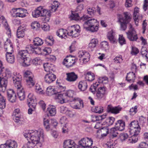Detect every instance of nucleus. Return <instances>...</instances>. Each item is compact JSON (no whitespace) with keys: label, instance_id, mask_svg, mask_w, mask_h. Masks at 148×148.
Wrapping results in <instances>:
<instances>
[{"label":"nucleus","instance_id":"obj_1","mask_svg":"<svg viewBox=\"0 0 148 148\" xmlns=\"http://www.w3.org/2000/svg\"><path fill=\"white\" fill-rule=\"evenodd\" d=\"M24 136L28 140H30L31 142L29 141L25 145V147H33L32 145L38 146L41 147L42 144L40 142L41 138H43L44 135L43 131L42 129H39L38 131L29 130L25 131L24 132Z\"/></svg>","mask_w":148,"mask_h":148},{"label":"nucleus","instance_id":"obj_2","mask_svg":"<svg viewBox=\"0 0 148 148\" xmlns=\"http://www.w3.org/2000/svg\"><path fill=\"white\" fill-rule=\"evenodd\" d=\"M71 29L69 31L63 29H61L58 30L56 32L57 36L59 37H65L67 36H72V37H76L77 35H75L77 33L80 32V27L78 25L72 26L71 27Z\"/></svg>","mask_w":148,"mask_h":148},{"label":"nucleus","instance_id":"obj_3","mask_svg":"<svg viewBox=\"0 0 148 148\" xmlns=\"http://www.w3.org/2000/svg\"><path fill=\"white\" fill-rule=\"evenodd\" d=\"M99 23L96 19H90L84 22V27L92 32H97L99 29Z\"/></svg>","mask_w":148,"mask_h":148},{"label":"nucleus","instance_id":"obj_4","mask_svg":"<svg viewBox=\"0 0 148 148\" xmlns=\"http://www.w3.org/2000/svg\"><path fill=\"white\" fill-rule=\"evenodd\" d=\"M118 18L121 23V29L125 30L127 28V24L130 21L131 18L127 12H125L122 14H118Z\"/></svg>","mask_w":148,"mask_h":148},{"label":"nucleus","instance_id":"obj_5","mask_svg":"<svg viewBox=\"0 0 148 148\" xmlns=\"http://www.w3.org/2000/svg\"><path fill=\"white\" fill-rule=\"evenodd\" d=\"M14 16L23 18L26 16L27 14V10L22 8H13L12 9Z\"/></svg>","mask_w":148,"mask_h":148},{"label":"nucleus","instance_id":"obj_6","mask_svg":"<svg viewBox=\"0 0 148 148\" xmlns=\"http://www.w3.org/2000/svg\"><path fill=\"white\" fill-rule=\"evenodd\" d=\"M107 93V89L106 87L104 86L99 87L97 91V98L99 100H105Z\"/></svg>","mask_w":148,"mask_h":148},{"label":"nucleus","instance_id":"obj_7","mask_svg":"<svg viewBox=\"0 0 148 148\" xmlns=\"http://www.w3.org/2000/svg\"><path fill=\"white\" fill-rule=\"evenodd\" d=\"M79 143V145L84 148H89L92 144L93 141L91 138L85 137L82 138Z\"/></svg>","mask_w":148,"mask_h":148},{"label":"nucleus","instance_id":"obj_8","mask_svg":"<svg viewBox=\"0 0 148 148\" xmlns=\"http://www.w3.org/2000/svg\"><path fill=\"white\" fill-rule=\"evenodd\" d=\"M78 55L80 58L79 60L80 61V62L82 61V63L85 64L89 60L90 56L89 53L83 51H81L78 53Z\"/></svg>","mask_w":148,"mask_h":148},{"label":"nucleus","instance_id":"obj_9","mask_svg":"<svg viewBox=\"0 0 148 148\" xmlns=\"http://www.w3.org/2000/svg\"><path fill=\"white\" fill-rule=\"evenodd\" d=\"M13 115L14 116L13 120L18 124H21L23 123V118L21 116V112L19 109L17 108L14 110Z\"/></svg>","mask_w":148,"mask_h":148},{"label":"nucleus","instance_id":"obj_10","mask_svg":"<svg viewBox=\"0 0 148 148\" xmlns=\"http://www.w3.org/2000/svg\"><path fill=\"white\" fill-rule=\"evenodd\" d=\"M12 79L14 86L16 88H21L22 86L21 84L22 76L19 74L14 73Z\"/></svg>","mask_w":148,"mask_h":148},{"label":"nucleus","instance_id":"obj_11","mask_svg":"<svg viewBox=\"0 0 148 148\" xmlns=\"http://www.w3.org/2000/svg\"><path fill=\"white\" fill-rule=\"evenodd\" d=\"M0 22L2 23L6 29L7 31L6 34L7 36L8 37H11L12 36L11 30L7 20L4 16L0 15Z\"/></svg>","mask_w":148,"mask_h":148},{"label":"nucleus","instance_id":"obj_12","mask_svg":"<svg viewBox=\"0 0 148 148\" xmlns=\"http://www.w3.org/2000/svg\"><path fill=\"white\" fill-rule=\"evenodd\" d=\"M27 102L29 107L35 108L36 103L35 97L33 93H30L27 96Z\"/></svg>","mask_w":148,"mask_h":148},{"label":"nucleus","instance_id":"obj_13","mask_svg":"<svg viewBox=\"0 0 148 148\" xmlns=\"http://www.w3.org/2000/svg\"><path fill=\"white\" fill-rule=\"evenodd\" d=\"M64 148H79L78 146L74 141L68 139L64 141L63 143Z\"/></svg>","mask_w":148,"mask_h":148},{"label":"nucleus","instance_id":"obj_14","mask_svg":"<svg viewBox=\"0 0 148 148\" xmlns=\"http://www.w3.org/2000/svg\"><path fill=\"white\" fill-rule=\"evenodd\" d=\"M4 49L7 53L6 54L13 53L14 52L12 44L10 40L6 38V41L5 42Z\"/></svg>","mask_w":148,"mask_h":148},{"label":"nucleus","instance_id":"obj_15","mask_svg":"<svg viewBox=\"0 0 148 148\" xmlns=\"http://www.w3.org/2000/svg\"><path fill=\"white\" fill-rule=\"evenodd\" d=\"M41 11V16L44 17V22H49L51 15V12L50 10H48L42 7Z\"/></svg>","mask_w":148,"mask_h":148},{"label":"nucleus","instance_id":"obj_16","mask_svg":"<svg viewBox=\"0 0 148 148\" xmlns=\"http://www.w3.org/2000/svg\"><path fill=\"white\" fill-rule=\"evenodd\" d=\"M75 58L72 56H67L64 60L63 64L67 67H71L75 63Z\"/></svg>","mask_w":148,"mask_h":148},{"label":"nucleus","instance_id":"obj_17","mask_svg":"<svg viewBox=\"0 0 148 148\" xmlns=\"http://www.w3.org/2000/svg\"><path fill=\"white\" fill-rule=\"evenodd\" d=\"M29 49L26 47V50H21L19 51L17 55V60L19 61H20L21 60L24 59V58L27 57L30 51L28 50Z\"/></svg>","mask_w":148,"mask_h":148},{"label":"nucleus","instance_id":"obj_18","mask_svg":"<svg viewBox=\"0 0 148 148\" xmlns=\"http://www.w3.org/2000/svg\"><path fill=\"white\" fill-rule=\"evenodd\" d=\"M27 48L30 51V53H33L36 54H40L42 52V49L33 45H30L27 46Z\"/></svg>","mask_w":148,"mask_h":148},{"label":"nucleus","instance_id":"obj_19","mask_svg":"<svg viewBox=\"0 0 148 148\" xmlns=\"http://www.w3.org/2000/svg\"><path fill=\"white\" fill-rule=\"evenodd\" d=\"M55 98L58 100V102L61 104H63L69 101V99L66 97L64 93L62 94L59 92H57L56 94Z\"/></svg>","mask_w":148,"mask_h":148},{"label":"nucleus","instance_id":"obj_20","mask_svg":"<svg viewBox=\"0 0 148 148\" xmlns=\"http://www.w3.org/2000/svg\"><path fill=\"white\" fill-rule=\"evenodd\" d=\"M7 95L8 100L12 103H14L16 99V95L13 90L9 89L7 90Z\"/></svg>","mask_w":148,"mask_h":148},{"label":"nucleus","instance_id":"obj_21","mask_svg":"<svg viewBox=\"0 0 148 148\" xmlns=\"http://www.w3.org/2000/svg\"><path fill=\"white\" fill-rule=\"evenodd\" d=\"M70 17L72 20L75 21L79 20L80 19L83 20H87L90 18L88 16L84 15L81 18L79 16L78 13L73 12H72Z\"/></svg>","mask_w":148,"mask_h":148},{"label":"nucleus","instance_id":"obj_22","mask_svg":"<svg viewBox=\"0 0 148 148\" xmlns=\"http://www.w3.org/2000/svg\"><path fill=\"white\" fill-rule=\"evenodd\" d=\"M56 76L53 74L51 73L47 74L44 77L45 82L47 83H50L55 80Z\"/></svg>","mask_w":148,"mask_h":148},{"label":"nucleus","instance_id":"obj_23","mask_svg":"<svg viewBox=\"0 0 148 148\" xmlns=\"http://www.w3.org/2000/svg\"><path fill=\"white\" fill-rule=\"evenodd\" d=\"M122 108L118 107H113L111 105H110L108 106L107 111L109 112H111L115 114L119 113L121 110Z\"/></svg>","mask_w":148,"mask_h":148},{"label":"nucleus","instance_id":"obj_24","mask_svg":"<svg viewBox=\"0 0 148 148\" xmlns=\"http://www.w3.org/2000/svg\"><path fill=\"white\" fill-rule=\"evenodd\" d=\"M67 78L66 79L69 82H73L75 81L78 78L77 75L73 72L66 73Z\"/></svg>","mask_w":148,"mask_h":148},{"label":"nucleus","instance_id":"obj_25","mask_svg":"<svg viewBox=\"0 0 148 148\" xmlns=\"http://www.w3.org/2000/svg\"><path fill=\"white\" fill-rule=\"evenodd\" d=\"M73 101H75V103H77L76 105H74L73 106V108L79 109L84 107V104L83 101L80 99L77 98H74L73 99Z\"/></svg>","mask_w":148,"mask_h":148},{"label":"nucleus","instance_id":"obj_26","mask_svg":"<svg viewBox=\"0 0 148 148\" xmlns=\"http://www.w3.org/2000/svg\"><path fill=\"white\" fill-rule=\"evenodd\" d=\"M1 73L3 74L2 76L4 79L7 80V79L10 78L11 76V72L9 69L7 68L3 67L1 69Z\"/></svg>","mask_w":148,"mask_h":148},{"label":"nucleus","instance_id":"obj_27","mask_svg":"<svg viewBox=\"0 0 148 148\" xmlns=\"http://www.w3.org/2000/svg\"><path fill=\"white\" fill-rule=\"evenodd\" d=\"M125 123L121 120L117 121L115 123V127L120 131H123L125 129Z\"/></svg>","mask_w":148,"mask_h":148},{"label":"nucleus","instance_id":"obj_28","mask_svg":"<svg viewBox=\"0 0 148 148\" xmlns=\"http://www.w3.org/2000/svg\"><path fill=\"white\" fill-rule=\"evenodd\" d=\"M7 83V80L4 78H0V91L4 92L5 90Z\"/></svg>","mask_w":148,"mask_h":148},{"label":"nucleus","instance_id":"obj_29","mask_svg":"<svg viewBox=\"0 0 148 148\" xmlns=\"http://www.w3.org/2000/svg\"><path fill=\"white\" fill-rule=\"evenodd\" d=\"M17 88V93L18 98L21 101L23 100L25 98L24 90L22 86Z\"/></svg>","mask_w":148,"mask_h":148},{"label":"nucleus","instance_id":"obj_30","mask_svg":"<svg viewBox=\"0 0 148 148\" xmlns=\"http://www.w3.org/2000/svg\"><path fill=\"white\" fill-rule=\"evenodd\" d=\"M3 145H5L6 146L10 148H17L18 147L17 143L16 141L10 140L7 141L6 143Z\"/></svg>","mask_w":148,"mask_h":148},{"label":"nucleus","instance_id":"obj_31","mask_svg":"<svg viewBox=\"0 0 148 148\" xmlns=\"http://www.w3.org/2000/svg\"><path fill=\"white\" fill-rule=\"evenodd\" d=\"M42 9V6L38 7L37 9L32 12V16L35 18H37L41 16Z\"/></svg>","mask_w":148,"mask_h":148},{"label":"nucleus","instance_id":"obj_32","mask_svg":"<svg viewBox=\"0 0 148 148\" xmlns=\"http://www.w3.org/2000/svg\"><path fill=\"white\" fill-rule=\"evenodd\" d=\"M88 87L86 81H82L80 82L78 85L79 89L81 91H84L86 90Z\"/></svg>","mask_w":148,"mask_h":148},{"label":"nucleus","instance_id":"obj_33","mask_svg":"<svg viewBox=\"0 0 148 148\" xmlns=\"http://www.w3.org/2000/svg\"><path fill=\"white\" fill-rule=\"evenodd\" d=\"M136 77L135 74L133 71L130 72L127 74L126 79L128 82H133Z\"/></svg>","mask_w":148,"mask_h":148},{"label":"nucleus","instance_id":"obj_34","mask_svg":"<svg viewBox=\"0 0 148 148\" xmlns=\"http://www.w3.org/2000/svg\"><path fill=\"white\" fill-rule=\"evenodd\" d=\"M6 59L8 62L13 63L15 61V57L13 53L6 54Z\"/></svg>","mask_w":148,"mask_h":148},{"label":"nucleus","instance_id":"obj_35","mask_svg":"<svg viewBox=\"0 0 148 148\" xmlns=\"http://www.w3.org/2000/svg\"><path fill=\"white\" fill-rule=\"evenodd\" d=\"M48 115L51 116L55 115L56 114V111L55 108L52 106H49L47 109Z\"/></svg>","mask_w":148,"mask_h":148},{"label":"nucleus","instance_id":"obj_36","mask_svg":"<svg viewBox=\"0 0 148 148\" xmlns=\"http://www.w3.org/2000/svg\"><path fill=\"white\" fill-rule=\"evenodd\" d=\"M132 136L128 138V142L129 143H136L138 140L139 135L135 134H130Z\"/></svg>","mask_w":148,"mask_h":148},{"label":"nucleus","instance_id":"obj_37","mask_svg":"<svg viewBox=\"0 0 148 148\" xmlns=\"http://www.w3.org/2000/svg\"><path fill=\"white\" fill-rule=\"evenodd\" d=\"M30 59L28 57L24 58L21 60L19 62L22 63L23 65L24 66H28L31 64Z\"/></svg>","mask_w":148,"mask_h":148},{"label":"nucleus","instance_id":"obj_38","mask_svg":"<svg viewBox=\"0 0 148 148\" xmlns=\"http://www.w3.org/2000/svg\"><path fill=\"white\" fill-rule=\"evenodd\" d=\"M115 121V118L112 117H110L107 118L105 121L103 123L104 125L106 126H109L112 125Z\"/></svg>","mask_w":148,"mask_h":148},{"label":"nucleus","instance_id":"obj_39","mask_svg":"<svg viewBox=\"0 0 148 148\" xmlns=\"http://www.w3.org/2000/svg\"><path fill=\"white\" fill-rule=\"evenodd\" d=\"M85 78L89 81H92L95 79V75L91 72H88L85 75Z\"/></svg>","mask_w":148,"mask_h":148},{"label":"nucleus","instance_id":"obj_40","mask_svg":"<svg viewBox=\"0 0 148 148\" xmlns=\"http://www.w3.org/2000/svg\"><path fill=\"white\" fill-rule=\"evenodd\" d=\"M57 92L54 89L52 88V87L49 86L47 88L46 93L49 96H51L53 95L56 94Z\"/></svg>","mask_w":148,"mask_h":148},{"label":"nucleus","instance_id":"obj_41","mask_svg":"<svg viewBox=\"0 0 148 148\" xmlns=\"http://www.w3.org/2000/svg\"><path fill=\"white\" fill-rule=\"evenodd\" d=\"M34 77L26 79L27 85L29 87L33 86L35 84V81L33 79Z\"/></svg>","mask_w":148,"mask_h":148},{"label":"nucleus","instance_id":"obj_42","mask_svg":"<svg viewBox=\"0 0 148 148\" xmlns=\"http://www.w3.org/2000/svg\"><path fill=\"white\" fill-rule=\"evenodd\" d=\"M5 107V99L0 93V109H3Z\"/></svg>","mask_w":148,"mask_h":148},{"label":"nucleus","instance_id":"obj_43","mask_svg":"<svg viewBox=\"0 0 148 148\" xmlns=\"http://www.w3.org/2000/svg\"><path fill=\"white\" fill-rule=\"evenodd\" d=\"M141 53L143 57L145 58L147 61H148V54L147 49L145 47H143L141 50Z\"/></svg>","mask_w":148,"mask_h":148},{"label":"nucleus","instance_id":"obj_44","mask_svg":"<svg viewBox=\"0 0 148 148\" xmlns=\"http://www.w3.org/2000/svg\"><path fill=\"white\" fill-rule=\"evenodd\" d=\"M74 91L71 90H69L67 91L66 93H64V95L66 96V98L69 99V101H71V100H70L69 98H73L74 95Z\"/></svg>","mask_w":148,"mask_h":148},{"label":"nucleus","instance_id":"obj_45","mask_svg":"<svg viewBox=\"0 0 148 148\" xmlns=\"http://www.w3.org/2000/svg\"><path fill=\"white\" fill-rule=\"evenodd\" d=\"M141 128L140 126H138L134 129L129 130V132L130 134H135L136 135H139L140 132Z\"/></svg>","mask_w":148,"mask_h":148},{"label":"nucleus","instance_id":"obj_46","mask_svg":"<svg viewBox=\"0 0 148 148\" xmlns=\"http://www.w3.org/2000/svg\"><path fill=\"white\" fill-rule=\"evenodd\" d=\"M138 123V121H134L131 122L129 125V130L134 129L139 126Z\"/></svg>","mask_w":148,"mask_h":148},{"label":"nucleus","instance_id":"obj_47","mask_svg":"<svg viewBox=\"0 0 148 148\" xmlns=\"http://www.w3.org/2000/svg\"><path fill=\"white\" fill-rule=\"evenodd\" d=\"M108 128L107 126L103 127L100 130L102 136H106L109 133Z\"/></svg>","mask_w":148,"mask_h":148},{"label":"nucleus","instance_id":"obj_48","mask_svg":"<svg viewBox=\"0 0 148 148\" xmlns=\"http://www.w3.org/2000/svg\"><path fill=\"white\" fill-rule=\"evenodd\" d=\"M33 42L35 46H39L42 45L43 43L42 40L40 38H35L33 40Z\"/></svg>","mask_w":148,"mask_h":148},{"label":"nucleus","instance_id":"obj_49","mask_svg":"<svg viewBox=\"0 0 148 148\" xmlns=\"http://www.w3.org/2000/svg\"><path fill=\"white\" fill-rule=\"evenodd\" d=\"M118 130L115 127L110 129V133L113 137H115L117 136L119 134Z\"/></svg>","mask_w":148,"mask_h":148},{"label":"nucleus","instance_id":"obj_50","mask_svg":"<svg viewBox=\"0 0 148 148\" xmlns=\"http://www.w3.org/2000/svg\"><path fill=\"white\" fill-rule=\"evenodd\" d=\"M59 6L58 3V1H54L52 4L51 7V12H55Z\"/></svg>","mask_w":148,"mask_h":148},{"label":"nucleus","instance_id":"obj_51","mask_svg":"<svg viewBox=\"0 0 148 148\" xmlns=\"http://www.w3.org/2000/svg\"><path fill=\"white\" fill-rule=\"evenodd\" d=\"M127 34L128 37H137V35L136 34L135 31L132 29H130Z\"/></svg>","mask_w":148,"mask_h":148},{"label":"nucleus","instance_id":"obj_52","mask_svg":"<svg viewBox=\"0 0 148 148\" xmlns=\"http://www.w3.org/2000/svg\"><path fill=\"white\" fill-rule=\"evenodd\" d=\"M138 106H135L131 108L129 111V114L132 116L134 115L138 111Z\"/></svg>","mask_w":148,"mask_h":148},{"label":"nucleus","instance_id":"obj_53","mask_svg":"<svg viewBox=\"0 0 148 148\" xmlns=\"http://www.w3.org/2000/svg\"><path fill=\"white\" fill-rule=\"evenodd\" d=\"M128 138V135L126 133L121 134L119 136V139L122 142L125 141Z\"/></svg>","mask_w":148,"mask_h":148},{"label":"nucleus","instance_id":"obj_54","mask_svg":"<svg viewBox=\"0 0 148 148\" xmlns=\"http://www.w3.org/2000/svg\"><path fill=\"white\" fill-rule=\"evenodd\" d=\"M21 27H19L17 30V37H24V32L23 29L21 30Z\"/></svg>","mask_w":148,"mask_h":148},{"label":"nucleus","instance_id":"obj_55","mask_svg":"<svg viewBox=\"0 0 148 148\" xmlns=\"http://www.w3.org/2000/svg\"><path fill=\"white\" fill-rule=\"evenodd\" d=\"M36 91L39 94H42L43 93V90L40 86L38 84H36L35 86Z\"/></svg>","mask_w":148,"mask_h":148},{"label":"nucleus","instance_id":"obj_56","mask_svg":"<svg viewBox=\"0 0 148 148\" xmlns=\"http://www.w3.org/2000/svg\"><path fill=\"white\" fill-rule=\"evenodd\" d=\"M139 52V50L138 48L135 47H132V50L131 54L132 55H136Z\"/></svg>","mask_w":148,"mask_h":148},{"label":"nucleus","instance_id":"obj_57","mask_svg":"<svg viewBox=\"0 0 148 148\" xmlns=\"http://www.w3.org/2000/svg\"><path fill=\"white\" fill-rule=\"evenodd\" d=\"M99 85V84L98 83H96L95 84H94L93 85H92L90 88V91L93 93H95L96 91V88Z\"/></svg>","mask_w":148,"mask_h":148},{"label":"nucleus","instance_id":"obj_58","mask_svg":"<svg viewBox=\"0 0 148 148\" xmlns=\"http://www.w3.org/2000/svg\"><path fill=\"white\" fill-rule=\"evenodd\" d=\"M24 76L26 78V79L34 77V75L32 73L29 71H27L25 72Z\"/></svg>","mask_w":148,"mask_h":148},{"label":"nucleus","instance_id":"obj_59","mask_svg":"<svg viewBox=\"0 0 148 148\" xmlns=\"http://www.w3.org/2000/svg\"><path fill=\"white\" fill-rule=\"evenodd\" d=\"M40 25L37 21L33 22L31 24V27L33 29H37L40 27Z\"/></svg>","mask_w":148,"mask_h":148},{"label":"nucleus","instance_id":"obj_60","mask_svg":"<svg viewBox=\"0 0 148 148\" xmlns=\"http://www.w3.org/2000/svg\"><path fill=\"white\" fill-rule=\"evenodd\" d=\"M88 14L90 15L91 16H93L94 15L96 11L95 10V8H89L87 10Z\"/></svg>","mask_w":148,"mask_h":148},{"label":"nucleus","instance_id":"obj_61","mask_svg":"<svg viewBox=\"0 0 148 148\" xmlns=\"http://www.w3.org/2000/svg\"><path fill=\"white\" fill-rule=\"evenodd\" d=\"M51 49L50 48L45 47L44 49H42V52L45 55H47L51 52Z\"/></svg>","mask_w":148,"mask_h":148},{"label":"nucleus","instance_id":"obj_62","mask_svg":"<svg viewBox=\"0 0 148 148\" xmlns=\"http://www.w3.org/2000/svg\"><path fill=\"white\" fill-rule=\"evenodd\" d=\"M123 60V58L120 55L116 57L114 59V62L116 63H120L122 62Z\"/></svg>","mask_w":148,"mask_h":148},{"label":"nucleus","instance_id":"obj_63","mask_svg":"<svg viewBox=\"0 0 148 148\" xmlns=\"http://www.w3.org/2000/svg\"><path fill=\"white\" fill-rule=\"evenodd\" d=\"M49 122V121L48 119H44V125L47 131H48L50 128Z\"/></svg>","mask_w":148,"mask_h":148},{"label":"nucleus","instance_id":"obj_64","mask_svg":"<svg viewBox=\"0 0 148 148\" xmlns=\"http://www.w3.org/2000/svg\"><path fill=\"white\" fill-rule=\"evenodd\" d=\"M46 41L48 45L51 46L53 44L54 40L53 38H47Z\"/></svg>","mask_w":148,"mask_h":148}]
</instances>
